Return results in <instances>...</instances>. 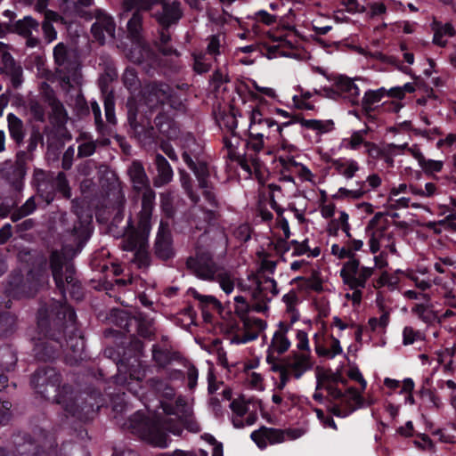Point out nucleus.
Returning a JSON list of instances; mask_svg holds the SVG:
<instances>
[{"instance_id": "f704fd0d", "label": "nucleus", "mask_w": 456, "mask_h": 456, "mask_svg": "<svg viewBox=\"0 0 456 456\" xmlns=\"http://www.w3.org/2000/svg\"><path fill=\"white\" fill-rule=\"evenodd\" d=\"M206 53L215 61L217 57L222 55L226 48L225 35L222 32H218L215 35H211L206 39Z\"/></svg>"}, {"instance_id": "c9c22d12", "label": "nucleus", "mask_w": 456, "mask_h": 456, "mask_svg": "<svg viewBox=\"0 0 456 456\" xmlns=\"http://www.w3.org/2000/svg\"><path fill=\"white\" fill-rule=\"evenodd\" d=\"M431 28L434 32L433 43L441 47L447 45V39L444 37H452L455 35V29L451 23L443 24L440 21L434 20Z\"/></svg>"}, {"instance_id": "2f4dec72", "label": "nucleus", "mask_w": 456, "mask_h": 456, "mask_svg": "<svg viewBox=\"0 0 456 456\" xmlns=\"http://www.w3.org/2000/svg\"><path fill=\"white\" fill-rule=\"evenodd\" d=\"M127 172L134 189L137 191H142V189L150 186V181L144 167L139 161H134L128 167Z\"/></svg>"}, {"instance_id": "412c9836", "label": "nucleus", "mask_w": 456, "mask_h": 456, "mask_svg": "<svg viewBox=\"0 0 456 456\" xmlns=\"http://www.w3.org/2000/svg\"><path fill=\"white\" fill-rule=\"evenodd\" d=\"M118 374L116 376V382L121 385H127L128 389L134 394H137V390L131 387L133 381L140 383L145 378V370L142 367L141 363L134 360L129 368L120 362L117 364Z\"/></svg>"}, {"instance_id": "393cba45", "label": "nucleus", "mask_w": 456, "mask_h": 456, "mask_svg": "<svg viewBox=\"0 0 456 456\" xmlns=\"http://www.w3.org/2000/svg\"><path fill=\"white\" fill-rule=\"evenodd\" d=\"M155 251L159 257L168 259L173 256L171 234L167 223L161 221L157 233Z\"/></svg>"}, {"instance_id": "680f3d73", "label": "nucleus", "mask_w": 456, "mask_h": 456, "mask_svg": "<svg viewBox=\"0 0 456 456\" xmlns=\"http://www.w3.org/2000/svg\"><path fill=\"white\" fill-rule=\"evenodd\" d=\"M184 367L186 368V379L187 386L190 390H194L197 387V381L199 379L198 369L189 362H185Z\"/></svg>"}, {"instance_id": "69168bd1", "label": "nucleus", "mask_w": 456, "mask_h": 456, "mask_svg": "<svg viewBox=\"0 0 456 456\" xmlns=\"http://www.w3.org/2000/svg\"><path fill=\"white\" fill-rule=\"evenodd\" d=\"M104 110L107 121L110 124H115V103L113 96L111 94H108L104 99Z\"/></svg>"}, {"instance_id": "6e6552de", "label": "nucleus", "mask_w": 456, "mask_h": 456, "mask_svg": "<svg viewBox=\"0 0 456 456\" xmlns=\"http://www.w3.org/2000/svg\"><path fill=\"white\" fill-rule=\"evenodd\" d=\"M314 364L313 355L298 353H292L281 363H273L271 370L280 374V382L277 384L276 389L282 390L292 379H301L314 367Z\"/></svg>"}, {"instance_id": "6e6d98bb", "label": "nucleus", "mask_w": 456, "mask_h": 456, "mask_svg": "<svg viewBox=\"0 0 456 456\" xmlns=\"http://www.w3.org/2000/svg\"><path fill=\"white\" fill-rule=\"evenodd\" d=\"M246 383L250 388L256 391H264L265 388L263 375L256 371H250L247 374Z\"/></svg>"}, {"instance_id": "f8f14e48", "label": "nucleus", "mask_w": 456, "mask_h": 456, "mask_svg": "<svg viewBox=\"0 0 456 456\" xmlns=\"http://www.w3.org/2000/svg\"><path fill=\"white\" fill-rule=\"evenodd\" d=\"M293 324L280 322L274 330L266 351V362L272 366L276 362L277 357L289 351L291 340L289 337Z\"/></svg>"}, {"instance_id": "ddd939ff", "label": "nucleus", "mask_w": 456, "mask_h": 456, "mask_svg": "<svg viewBox=\"0 0 456 456\" xmlns=\"http://www.w3.org/2000/svg\"><path fill=\"white\" fill-rule=\"evenodd\" d=\"M390 229L387 216L379 212L369 221L366 226L368 246L371 254H377L382 248V241Z\"/></svg>"}, {"instance_id": "5701e85b", "label": "nucleus", "mask_w": 456, "mask_h": 456, "mask_svg": "<svg viewBox=\"0 0 456 456\" xmlns=\"http://www.w3.org/2000/svg\"><path fill=\"white\" fill-rule=\"evenodd\" d=\"M96 21L92 26V33L94 37L100 43L103 44L106 37L113 38L115 36V23L110 16L102 10L95 11Z\"/></svg>"}, {"instance_id": "0e129e2a", "label": "nucleus", "mask_w": 456, "mask_h": 456, "mask_svg": "<svg viewBox=\"0 0 456 456\" xmlns=\"http://www.w3.org/2000/svg\"><path fill=\"white\" fill-rule=\"evenodd\" d=\"M414 389V382L411 378H406L403 380V387L399 391L400 394L405 395V403L411 405L415 403L412 391Z\"/></svg>"}, {"instance_id": "6ab92c4d", "label": "nucleus", "mask_w": 456, "mask_h": 456, "mask_svg": "<svg viewBox=\"0 0 456 456\" xmlns=\"http://www.w3.org/2000/svg\"><path fill=\"white\" fill-rule=\"evenodd\" d=\"M182 157L188 167L192 170L196 175L200 187L204 190L203 195L205 200L208 202L209 206L213 208L216 207V200L215 193L211 191L208 184V171L206 164H196L187 152H183Z\"/></svg>"}, {"instance_id": "603ef678", "label": "nucleus", "mask_w": 456, "mask_h": 456, "mask_svg": "<svg viewBox=\"0 0 456 456\" xmlns=\"http://www.w3.org/2000/svg\"><path fill=\"white\" fill-rule=\"evenodd\" d=\"M399 284V278L395 273L383 272L377 280V287H387L390 290H395Z\"/></svg>"}, {"instance_id": "bf43d9fd", "label": "nucleus", "mask_w": 456, "mask_h": 456, "mask_svg": "<svg viewBox=\"0 0 456 456\" xmlns=\"http://www.w3.org/2000/svg\"><path fill=\"white\" fill-rule=\"evenodd\" d=\"M53 186L65 198L70 197V189L69 187L68 181L64 173L61 172L58 174L53 182Z\"/></svg>"}, {"instance_id": "09e8293b", "label": "nucleus", "mask_w": 456, "mask_h": 456, "mask_svg": "<svg viewBox=\"0 0 456 456\" xmlns=\"http://www.w3.org/2000/svg\"><path fill=\"white\" fill-rule=\"evenodd\" d=\"M405 277L411 281L414 285L420 290L425 291L432 287V279L429 277L419 276L418 273L413 270H407Z\"/></svg>"}, {"instance_id": "c756f323", "label": "nucleus", "mask_w": 456, "mask_h": 456, "mask_svg": "<svg viewBox=\"0 0 456 456\" xmlns=\"http://www.w3.org/2000/svg\"><path fill=\"white\" fill-rule=\"evenodd\" d=\"M155 165L157 168V175L153 183L155 187H161L170 183L173 179V169L168 161L160 154L155 156Z\"/></svg>"}, {"instance_id": "f3484780", "label": "nucleus", "mask_w": 456, "mask_h": 456, "mask_svg": "<svg viewBox=\"0 0 456 456\" xmlns=\"http://www.w3.org/2000/svg\"><path fill=\"white\" fill-rule=\"evenodd\" d=\"M382 180L377 174L367 176L365 181H357L355 188L348 189L340 187L335 194V198L341 200H359L370 190H375L381 185Z\"/></svg>"}, {"instance_id": "4c0bfd02", "label": "nucleus", "mask_w": 456, "mask_h": 456, "mask_svg": "<svg viewBox=\"0 0 456 456\" xmlns=\"http://www.w3.org/2000/svg\"><path fill=\"white\" fill-rule=\"evenodd\" d=\"M247 115L248 119V132L260 126L273 124L274 120L273 118L267 116L259 106L250 107V109L247 110Z\"/></svg>"}, {"instance_id": "f03ea898", "label": "nucleus", "mask_w": 456, "mask_h": 456, "mask_svg": "<svg viewBox=\"0 0 456 456\" xmlns=\"http://www.w3.org/2000/svg\"><path fill=\"white\" fill-rule=\"evenodd\" d=\"M345 381L338 376L318 375L316 390L313 395L314 399L321 402L323 395L319 392L325 390L330 399L336 401L331 406V412L341 418H345L358 408L365 406L364 400L360 392L353 387L343 391L341 387Z\"/></svg>"}, {"instance_id": "1a4fd4ad", "label": "nucleus", "mask_w": 456, "mask_h": 456, "mask_svg": "<svg viewBox=\"0 0 456 456\" xmlns=\"http://www.w3.org/2000/svg\"><path fill=\"white\" fill-rule=\"evenodd\" d=\"M224 143L228 158L236 161L248 175L261 172L262 161L259 156L248 151L247 142H244L237 134L224 136Z\"/></svg>"}, {"instance_id": "13d9d810", "label": "nucleus", "mask_w": 456, "mask_h": 456, "mask_svg": "<svg viewBox=\"0 0 456 456\" xmlns=\"http://www.w3.org/2000/svg\"><path fill=\"white\" fill-rule=\"evenodd\" d=\"M397 239L395 233L389 229L388 232L385 236L384 240L382 241V248L385 251H388L390 254L395 256H399L397 248H396Z\"/></svg>"}, {"instance_id": "a19ab883", "label": "nucleus", "mask_w": 456, "mask_h": 456, "mask_svg": "<svg viewBox=\"0 0 456 456\" xmlns=\"http://www.w3.org/2000/svg\"><path fill=\"white\" fill-rule=\"evenodd\" d=\"M303 127L313 130L318 134H322L330 132L333 129V122L331 120H320V119H305L298 118L297 120Z\"/></svg>"}, {"instance_id": "ea45409f", "label": "nucleus", "mask_w": 456, "mask_h": 456, "mask_svg": "<svg viewBox=\"0 0 456 456\" xmlns=\"http://www.w3.org/2000/svg\"><path fill=\"white\" fill-rule=\"evenodd\" d=\"M376 301L381 315L379 318L372 317L369 319L368 325L373 331L378 329H385L388 325L391 312V309L385 305L383 297H378Z\"/></svg>"}, {"instance_id": "052dcab7", "label": "nucleus", "mask_w": 456, "mask_h": 456, "mask_svg": "<svg viewBox=\"0 0 456 456\" xmlns=\"http://www.w3.org/2000/svg\"><path fill=\"white\" fill-rule=\"evenodd\" d=\"M220 126L227 129L232 134H236L235 130L238 126L237 116L234 111L224 114L220 121Z\"/></svg>"}, {"instance_id": "0eeeda50", "label": "nucleus", "mask_w": 456, "mask_h": 456, "mask_svg": "<svg viewBox=\"0 0 456 456\" xmlns=\"http://www.w3.org/2000/svg\"><path fill=\"white\" fill-rule=\"evenodd\" d=\"M73 251L72 246H65L61 252L53 251L50 256V267L56 287L62 296L67 290L75 296L80 286L75 277V269L72 264L66 262V257Z\"/></svg>"}, {"instance_id": "dca6fc26", "label": "nucleus", "mask_w": 456, "mask_h": 456, "mask_svg": "<svg viewBox=\"0 0 456 456\" xmlns=\"http://www.w3.org/2000/svg\"><path fill=\"white\" fill-rule=\"evenodd\" d=\"M172 90L167 84L149 85L143 92V100L149 109L153 110L159 105L167 104L175 108V102L171 94Z\"/></svg>"}, {"instance_id": "4d7b16f0", "label": "nucleus", "mask_w": 456, "mask_h": 456, "mask_svg": "<svg viewBox=\"0 0 456 456\" xmlns=\"http://www.w3.org/2000/svg\"><path fill=\"white\" fill-rule=\"evenodd\" d=\"M432 285L436 286V292L444 296L453 289L454 282L452 279L445 280L442 277L432 279Z\"/></svg>"}, {"instance_id": "a18cd8bd", "label": "nucleus", "mask_w": 456, "mask_h": 456, "mask_svg": "<svg viewBox=\"0 0 456 456\" xmlns=\"http://www.w3.org/2000/svg\"><path fill=\"white\" fill-rule=\"evenodd\" d=\"M385 96H387V89L384 87L366 91L362 99V108L367 110H372L373 106L379 103Z\"/></svg>"}, {"instance_id": "de8ad7c7", "label": "nucleus", "mask_w": 456, "mask_h": 456, "mask_svg": "<svg viewBox=\"0 0 456 456\" xmlns=\"http://www.w3.org/2000/svg\"><path fill=\"white\" fill-rule=\"evenodd\" d=\"M192 215L195 216L197 219H199L198 221H194L195 226L199 230L205 229L207 224H208L215 218L214 210H203L197 207L192 208Z\"/></svg>"}, {"instance_id": "e433bc0d", "label": "nucleus", "mask_w": 456, "mask_h": 456, "mask_svg": "<svg viewBox=\"0 0 456 456\" xmlns=\"http://www.w3.org/2000/svg\"><path fill=\"white\" fill-rule=\"evenodd\" d=\"M339 230H342L347 238H351L349 216L343 210L339 211L338 216L331 219L327 225V232L330 236H337Z\"/></svg>"}, {"instance_id": "8fccbe9b", "label": "nucleus", "mask_w": 456, "mask_h": 456, "mask_svg": "<svg viewBox=\"0 0 456 456\" xmlns=\"http://www.w3.org/2000/svg\"><path fill=\"white\" fill-rule=\"evenodd\" d=\"M54 61L59 67L67 69L69 65V51L63 43H59L53 48Z\"/></svg>"}, {"instance_id": "cd10ccee", "label": "nucleus", "mask_w": 456, "mask_h": 456, "mask_svg": "<svg viewBox=\"0 0 456 456\" xmlns=\"http://www.w3.org/2000/svg\"><path fill=\"white\" fill-rule=\"evenodd\" d=\"M2 63L0 72L10 77L14 87H19L22 84V69L16 63L12 56L6 52L1 53Z\"/></svg>"}, {"instance_id": "39448f33", "label": "nucleus", "mask_w": 456, "mask_h": 456, "mask_svg": "<svg viewBox=\"0 0 456 456\" xmlns=\"http://www.w3.org/2000/svg\"><path fill=\"white\" fill-rule=\"evenodd\" d=\"M186 265L198 278L216 281L226 295H230L234 290L237 281L235 273L224 265L216 264L209 254L190 257Z\"/></svg>"}, {"instance_id": "79ce46f5", "label": "nucleus", "mask_w": 456, "mask_h": 456, "mask_svg": "<svg viewBox=\"0 0 456 456\" xmlns=\"http://www.w3.org/2000/svg\"><path fill=\"white\" fill-rule=\"evenodd\" d=\"M67 346L74 354L72 357L70 356L67 359L70 364H76L83 359L85 342L81 336L70 337L67 341Z\"/></svg>"}, {"instance_id": "7c9ffc66", "label": "nucleus", "mask_w": 456, "mask_h": 456, "mask_svg": "<svg viewBox=\"0 0 456 456\" xmlns=\"http://www.w3.org/2000/svg\"><path fill=\"white\" fill-rule=\"evenodd\" d=\"M282 302L285 305V314L288 318L287 323L294 324L300 317L299 311L297 309L298 304L300 303L298 293L291 289L282 297Z\"/></svg>"}, {"instance_id": "5fc2aeb1", "label": "nucleus", "mask_w": 456, "mask_h": 456, "mask_svg": "<svg viewBox=\"0 0 456 456\" xmlns=\"http://www.w3.org/2000/svg\"><path fill=\"white\" fill-rule=\"evenodd\" d=\"M364 131H355L349 138H345L342 141V147L348 150H357L364 141Z\"/></svg>"}, {"instance_id": "58836bf2", "label": "nucleus", "mask_w": 456, "mask_h": 456, "mask_svg": "<svg viewBox=\"0 0 456 456\" xmlns=\"http://www.w3.org/2000/svg\"><path fill=\"white\" fill-rule=\"evenodd\" d=\"M152 357L154 362L162 368L167 367L173 362L181 360L179 353L160 348L156 345L152 347Z\"/></svg>"}, {"instance_id": "aec40b11", "label": "nucleus", "mask_w": 456, "mask_h": 456, "mask_svg": "<svg viewBox=\"0 0 456 456\" xmlns=\"http://www.w3.org/2000/svg\"><path fill=\"white\" fill-rule=\"evenodd\" d=\"M313 340L315 353L320 357L333 359L343 352L338 338L331 335L322 332L315 333L313 336Z\"/></svg>"}, {"instance_id": "864d4df0", "label": "nucleus", "mask_w": 456, "mask_h": 456, "mask_svg": "<svg viewBox=\"0 0 456 456\" xmlns=\"http://www.w3.org/2000/svg\"><path fill=\"white\" fill-rule=\"evenodd\" d=\"M424 339V335L411 326H406L403 330V344L404 346H410L417 341Z\"/></svg>"}, {"instance_id": "c03bdc74", "label": "nucleus", "mask_w": 456, "mask_h": 456, "mask_svg": "<svg viewBox=\"0 0 456 456\" xmlns=\"http://www.w3.org/2000/svg\"><path fill=\"white\" fill-rule=\"evenodd\" d=\"M295 337V347L296 351L293 353H298L303 354L312 355V350L310 346V340L308 333L300 329L293 330Z\"/></svg>"}, {"instance_id": "a211bd4d", "label": "nucleus", "mask_w": 456, "mask_h": 456, "mask_svg": "<svg viewBox=\"0 0 456 456\" xmlns=\"http://www.w3.org/2000/svg\"><path fill=\"white\" fill-rule=\"evenodd\" d=\"M147 423L142 418V414L136 413L131 419L130 428L138 433L142 439L157 447L165 448L168 445V437L166 434L159 432L155 428L145 430Z\"/></svg>"}, {"instance_id": "e2e57ef3", "label": "nucleus", "mask_w": 456, "mask_h": 456, "mask_svg": "<svg viewBox=\"0 0 456 456\" xmlns=\"http://www.w3.org/2000/svg\"><path fill=\"white\" fill-rule=\"evenodd\" d=\"M419 167L423 169L425 174L433 175L435 173L440 172L443 169L444 162L441 160L427 159L425 158L424 161L420 163Z\"/></svg>"}, {"instance_id": "3c124183", "label": "nucleus", "mask_w": 456, "mask_h": 456, "mask_svg": "<svg viewBox=\"0 0 456 456\" xmlns=\"http://www.w3.org/2000/svg\"><path fill=\"white\" fill-rule=\"evenodd\" d=\"M214 60L208 55L203 53L194 54V64L193 68L197 73H206L208 72Z\"/></svg>"}, {"instance_id": "20e7f679", "label": "nucleus", "mask_w": 456, "mask_h": 456, "mask_svg": "<svg viewBox=\"0 0 456 456\" xmlns=\"http://www.w3.org/2000/svg\"><path fill=\"white\" fill-rule=\"evenodd\" d=\"M61 376L53 368L40 369L36 371L31 379V384L37 392L45 398H50L51 393H53L54 402L62 404L65 411L72 415L77 412V404L71 396L69 387L60 388Z\"/></svg>"}, {"instance_id": "49530a36", "label": "nucleus", "mask_w": 456, "mask_h": 456, "mask_svg": "<svg viewBox=\"0 0 456 456\" xmlns=\"http://www.w3.org/2000/svg\"><path fill=\"white\" fill-rule=\"evenodd\" d=\"M9 132L13 140L20 142L23 140V126L21 120L14 114L10 113L7 116Z\"/></svg>"}, {"instance_id": "4468645a", "label": "nucleus", "mask_w": 456, "mask_h": 456, "mask_svg": "<svg viewBox=\"0 0 456 456\" xmlns=\"http://www.w3.org/2000/svg\"><path fill=\"white\" fill-rule=\"evenodd\" d=\"M325 96L331 99L343 98L352 105H355L360 100V89L349 77L339 76L330 88L323 89Z\"/></svg>"}, {"instance_id": "c85d7f7f", "label": "nucleus", "mask_w": 456, "mask_h": 456, "mask_svg": "<svg viewBox=\"0 0 456 456\" xmlns=\"http://www.w3.org/2000/svg\"><path fill=\"white\" fill-rule=\"evenodd\" d=\"M16 362L17 357L11 348H0V391L5 388L8 383V378L4 372L12 370Z\"/></svg>"}, {"instance_id": "a878e982", "label": "nucleus", "mask_w": 456, "mask_h": 456, "mask_svg": "<svg viewBox=\"0 0 456 456\" xmlns=\"http://www.w3.org/2000/svg\"><path fill=\"white\" fill-rule=\"evenodd\" d=\"M182 15L181 3L178 1L164 3L162 4V12L154 14L157 21L163 28H167L172 24L176 23Z\"/></svg>"}, {"instance_id": "bb28decb", "label": "nucleus", "mask_w": 456, "mask_h": 456, "mask_svg": "<svg viewBox=\"0 0 456 456\" xmlns=\"http://www.w3.org/2000/svg\"><path fill=\"white\" fill-rule=\"evenodd\" d=\"M230 408L232 411V422L234 428H241L246 426H251L255 423L256 417L253 414L248 415L245 419H243L248 409V404L243 399H234L231 403Z\"/></svg>"}, {"instance_id": "4be33fe9", "label": "nucleus", "mask_w": 456, "mask_h": 456, "mask_svg": "<svg viewBox=\"0 0 456 456\" xmlns=\"http://www.w3.org/2000/svg\"><path fill=\"white\" fill-rule=\"evenodd\" d=\"M53 315L59 319H68L69 322H74L76 319L75 311L69 305L61 302H53L50 309L41 308L38 311V328L43 330L47 326L48 320Z\"/></svg>"}, {"instance_id": "473e14b6", "label": "nucleus", "mask_w": 456, "mask_h": 456, "mask_svg": "<svg viewBox=\"0 0 456 456\" xmlns=\"http://www.w3.org/2000/svg\"><path fill=\"white\" fill-rule=\"evenodd\" d=\"M289 248L291 249L292 256H306L307 257H317L321 254L318 246H312L308 239L303 241L292 240L289 242Z\"/></svg>"}, {"instance_id": "774afa93", "label": "nucleus", "mask_w": 456, "mask_h": 456, "mask_svg": "<svg viewBox=\"0 0 456 456\" xmlns=\"http://www.w3.org/2000/svg\"><path fill=\"white\" fill-rule=\"evenodd\" d=\"M439 225L444 230L456 232V214H450L437 223L429 224V227Z\"/></svg>"}, {"instance_id": "7ed1b4c3", "label": "nucleus", "mask_w": 456, "mask_h": 456, "mask_svg": "<svg viewBox=\"0 0 456 456\" xmlns=\"http://www.w3.org/2000/svg\"><path fill=\"white\" fill-rule=\"evenodd\" d=\"M142 209L136 230L129 231L124 240L122 248L126 251H134L135 256L147 259L148 239L151 232V218L154 208L155 192L147 187L142 189Z\"/></svg>"}, {"instance_id": "37998d69", "label": "nucleus", "mask_w": 456, "mask_h": 456, "mask_svg": "<svg viewBox=\"0 0 456 456\" xmlns=\"http://www.w3.org/2000/svg\"><path fill=\"white\" fill-rule=\"evenodd\" d=\"M51 114L50 118L56 126H63L68 120V113L65 110L62 103L56 99L50 100Z\"/></svg>"}, {"instance_id": "9b49d317", "label": "nucleus", "mask_w": 456, "mask_h": 456, "mask_svg": "<svg viewBox=\"0 0 456 456\" xmlns=\"http://www.w3.org/2000/svg\"><path fill=\"white\" fill-rule=\"evenodd\" d=\"M374 273V267L362 265L358 259H350L340 269L344 284L350 289L365 288Z\"/></svg>"}, {"instance_id": "2eb2a0df", "label": "nucleus", "mask_w": 456, "mask_h": 456, "mask_svg": "<svg viewBox=\"0 0 456 456\" xmlns=\"http://www.w3.org/2000/svg\"><path fill=\"white\" fill-rule=\"evenodd\" d=\"M274 136H281V126H278L275 120L273 121V124L260 126L248 131L247 148L258 155L265 150L266 142Z\"/></svg>"}, {"instance_id": "9d476101", "label": "nucleus", "mask_w": 456, "mask_h": 456, "mask_svg": "<svg viewBox=\"0 0 456 456\" xmlns=\"http://www.w3.org/2000/svg\"><path fill=\"white\" fill-rule=\"evenodd\" d=\"M163 411L167 418L163 421V428L175 436H180L183 427H187L191 431L198 432L197 424L190 425L187 419L189 410L185 409L186 403L184 399L179 397L175 400V405L168 403L161 402Z\"/></svg>"}, {"instance_id": "423d86ee", "label": "nucleus", "mask_w": 456, "mask_h": 456, "mask_svg": "<svg viewBox=\"0 0 456 456\" xmlns=\"http://www.w3.org/2000/svg\"><path fill=\"white\" fill-rule=\"evenodd\" d=\"M134 8H136V10L133 12L126 23L127 37L132 41V47L127 56L135 63L149 62L153 60L154 53L149 45L144 42L142 36V15L141 12L145 10L139 6L137 0H126L124 2V12L122 16H125L126 12Z\"/></svg>"}, {"instance_id": "b1692460", "label": "nucleus", "mask_w": 456, "mask_h": 456, "mask_svg": "<svg viewBox=\"0 0 456 456\" xmlns=\"http://www.w3.org/2000/svg\"><path fill=\"white\" fill-rule=\"evenodd\" d=\"M14 29L19 35L26 38L28 47L35 48L39 45V23L31 16H25L17 20L14 24Z\"/></svg>"}, {"instance_id": "f257e3e1", "label": "nucleus", "mask_w": 456, "mask_h": 456, "mask_svg": "<svg viewBox=\"0 0 456 456\" xmlns=\"http://www.w3.org/2000/svg\"><path fill=\"white\" fill-rule=\"evenodd\" d=\"M239 285L242 289L249 291L253 304L250 306L242 296L234 297V311L243 321L244 327L242 334H237L232 338V343L236 345L256 339L259 333L265 330L266 322L260 318L249 316L248 313L250 309L258 313L267 311L269 303L279 292L274 279L263 274L248 275V282Z\"/></svg>"}, {"instance_id": "72a5a7b5", "label": "nucleus", "mask_w": 456, "mask_h": 456, "mask_svg": "<svg viewBox=\"0 0 456 456\" xmlns=\"http://www.w3.org/2000/svg\"><path fill=\"white\" fill-rule=\"evenodd\" d=\"M332 167L335 171L346 180L354 177L360 170L359 163L353 159L339 158L332 161Z\"/></svg>"}, {"instance_id": "338daca9", "label": "nucleus", "mask_w": 456, "mask_h": 456, "mask_svg": "<svg viewBox=\"0 0 456 456\" xmlns=\"http://www.w3.org/2000/svg\"><path fill=\"white\" fill-rule=\"evenodd\" d=\"M266 430H268V428L262 427L258 430L253 431L250 435L251 439L256 443V444L260 449H265L269 444L267 436H264V435H266L265 433V431H266Z\"/></svg>"}]
</instances>
